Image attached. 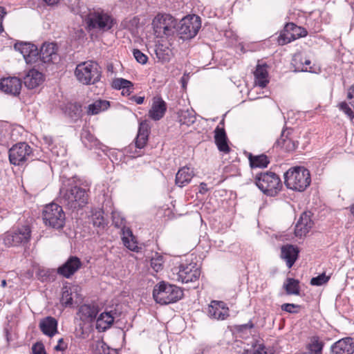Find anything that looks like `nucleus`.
<instances>
[{
    "label": "nucleus",
    "instance_id": "ea45409f",
    "mask_svg": "<svg viewBox=\"0 0 354 354\" xmlns=\"http://www.w3.org/2000/svg\"><path fill=\"white\" fill-rule=\"evenodd\" d=\"M93 354H117L116 350L111 348L104 341H97L93 345Z\"/></svg>",
    "mask_w": 354,
    "mask_h": 354
},
{
    "label": "nucleus",
    "instance_id": "4be33fe9",
    "mask_svg": "<svg viewBox=\"0 0 354 354\" xmlns=\"http://www.w3.org/2000/svg\"><path fill=\"white\" fill-rule=\"evenodd\" d=\"M194 176V169L190 167H183L176 175L175 183L178 187H183L188 185Z\"/></svg>",
    "mask_w": 354,
    "mask_h": 354
},
{
    "label": "nucleus",
    "instance_id": "f704fd0d",
    "mask_svg": "<svg viewBox=\"0 0 354 354\" xmlns=\"http://www.w3.org/2000/svg\"><path fill=\"white\" fill-rule=\"evenodd\" d=\"M109 106V101L102 100H96L88 106L87 113L88 115L98 114L101 111L106 110Z\"/></svg>",
    "mask_w": 354,
    "mask_h": 354
},
{
    "label": "nucleus",
    "instance_id": "aec40b11",
    "mask_svg": "<svg viewBox=\"0 0 354 354\" xmlns=\"http://www.w3.org/2000/svg\"><path fill=\"white\" fill-rule=\"evenodd\" d=\"M299 250L297 247L287 244L281 248V258L286 261L288 268H292L298 258Z\"/></svg>",
    "mask_w": 354,
    "mask_h": 354
},
{
    "label": "nucleus",
    "instance_id": "ddd939ff",
    "mask_svg": "<svg viewBox=\"0 0 354 354\" xmlns=\"http://www.w3.org/2000/svg\"><path fill=\"white\" fill-rule=\"evenodd\" d=\"M307 34L308 32L306 29L297 26L293 23H288L279 36L278 42L280 45H284L299 37H306Z\"/></svg>",
    "mask_w": 354,
    "mask_h": 354
},
{
    "label": "nucleus",
    "instance_id": "6ab92c4d",
    "mask_svg": "<svg viewBox=\"0 0 354 354\" xmlns=\"http://www.w3.org/2000/svg\"><path fill=\"white\" fill-rule=\"evenodd\" d=\"M333 354H353L354 353V339L345 337L334 343L331 346Z\"/></svg>",
    "mask_w": 354,
    "mask_h": 354
},
{
    "label": "nucleus",
    "instance_id": "c85d7f7f",
    "mask_svg": "<svg viewBox=\"0 0 354 354\" xmlns=\"http://www.w3.org/2000/svg\"><path fill=\"white\" fill-rule=\"evenodd\" d=\"M114 319L112 311L101 313L96 320V328L99 331L106 330L111 326Z\"/></svg>",
    "mask_w": 354,
    "mask_h": 354
},
{
    "label": "nucleus",
    "instance_id": "f3484780",
    "mask_svg": "<svg viewBox=\"0 0 354 354\" xmlns=\"http://www.w3.org/2000/svg\"><path fill=\"white\" fill-rule=\"evenodd\" d=\"M82 266L80 259L77 257H70L67 261L57 269V272L66 278H70Z\"/></svg>",
    "mask_w": 354,
    "mask_h": 354
},
{
    "label": "nucleus",
    "instance_id": "0eeeda50",
    "mask_svg": "<svg viewBox=\"0 0 354 354\" xmlns=\"http://www.w3.org/2000/svg\"><path fill=\"white\" fill-rule=\"evenodd\" d=\"M177 20L169 14H158L152 21V26L156 37L173 36L176 32Z\"/></svg>",
    "mask_w": 354,
    "mask_h": 354
},
{
    "label": "nucleus",
    "instance_id": "79ce46f5",
    "mask_svg": "<svg viewBox=\"0 0 354 354\" xmlns=\"http://www.w3.org/2000/svg\"><path fill=\"white\" fill-rule=\"evenodd\" d=\"M66 113L72 120H76L81 116L82 106L77 103H69L66 106Z\"/></svg>",
    "mask_w": 354,
    "mask_h": 354
},
{
    "label": "nucleus",
    "instance_id": "cd10ccee",
    "mask_svg": "<svg viewBox=\"0 0 354 354\" xmlns=\"http://www.w3.org/2000/svg\"><path fill=\"white\" fill-rule=\"evenodd\" d=\"M254 83L256 85L264 88L269 82L268 73L267 71V66L266 64L257 66L256 70L254 73Z\"/></svg>",
    "mask_w": 354,
    "mask_h": 354
},
{
    "label": "nucleus",
    "instance_id": "c9c22d12",
    "mask_svg": "<svg viewBox=\"0 0 354 354\" xmlns=\"http://www.w3.org/2000/svg\"><path fill=\"white\" fill-rule=\"evenodd\" d=\"M155 53L158 60L162 62H167L170 60L171 55V50L162 44L156 46Z\"/></svg>",
    "mask_w": 354,
    "mask_h": 354
},
{
    "label": "nucleus",
    "instance_id": "37998d69",
    "mask_svg": "<svg viewBox=\"0 0 354 354\" xmlns=\"http://www.w3.org/2000/svg\"><path fill=\"white\" fill-rule=\"evenodd\" d=\"M93 225L98 227H104V218L103 212L101 209L95 210L91 216Z\"/></svg>",
    "mask_w": 354,
    "mask_h": 354
},
{
    "label": "nucleus",
    "instance_id": "4c0bfd02",
    "mask_svg": "<svg viewBox=\"0 0 354 354\" xmlns=\"http://www.w3.org/2000/svg\"><path fill=\"white\" fill-rule=\"evenodd\" d=\"M81 138L85 146L89 148L98 147L100 145V141L88 131H83Z\"/></svg>",
    "mask_w": 354,
    "mask_h": 354
},
{
    "label": "nucleus",
    "instance_id": "c756f323",
    "mask_svg": "<svg viewBox=\"0 0 354 354\" xmlns=\"http://www.w3.org/2000/svg\"><path fill=\"white\" fill-rule=\"evenodd\" d=\"M57 322L52 317H47L39 323V328L44 334L50 337L57 333Z\"/></svg>",
    "mask_w": 354,
    "mask_h": 354
},
{
    "label": "nucleus",
    "instance_id": "338daca9",
    "mask_svg": "<svg viewBox=\"0 0 354 354\" xmlns=\"http://www.w3.org/2000/svg\"><path fill=\"white\" fill-rule=\"evenodd\" d=\"M310 64V61L308 59L304 58V65L308 67V66Z\"/></svg>",
    "mask_w": 354,
    "mask_h": 354
},
{
    "label": "nucleus",
    "instance_id": "39448f33",
    "mask_svg": "<svg viewBox=\"0 0 354 354\" xmlns=\"http://www.w3.org/2000/svg\"><path fill=\"white\" fill-rule=\"evenodd\" d=\"M82 17L89 30L105 32L111 29L115 24L113 17L101 9L89 10L88 13Z\"/></svg>",
    "mask_w": 354,
    "mask_h": 354
},
{
    "label": "nucleus",
    "instance_id": "8fccbe9b",
    "mask_svg": "<svg viewBox=\"0 0 354 354\" xmlns=\"http://www.w3.org/2000/svg\"><path fill=\"white\" fill-rule=\"evenodd\" d=\"M300 306L294 304H283L281 305V308L282 310L289 313H297Z\"/></svg>",
    "mask_w": 354,
    "mask_h": 354
},
{
    "label": "nucleus",
    "instance_id": "2f4dec72",
    "mask_svg": "<svg viewBox=\"0 0 354 354\" xmlns=\"http://www.w3.org/2000/svg\"><path fill=\"white\" fill-rule=\"evenodd\" d=\"M149 136V127L146 122L140 124L138 135L136 139V147L139 149H142L147 140Z\"/></svg>",
    "mask_w": 354,
    "mask_h": 354
},
{
    "label": "nucleus",
    "instance_id": "e433bc0d",
    "mask_svg": "<svg viewBox=\"0 0 354 354\" xmlns=\"http://www.w3.org/2000/svg\"><path fill=\"white\" fill-rule=\"evenodd\" d=\"M44 142L47 145L48 148L50 150L52 153L55 155L56 156H64L66 153V149L60 147L59 149L57 147L54 145L53 139L51 136H44L43 137Z\"/></svg>",
    "mask_w": 354,
    "mask_h": 354
},
{
    "label": "nucleus",
    "instance_id": "bb28decb",
    "mask_svg": "<svg viewBox=\"0 0 354 354\" xmlns=\"http://www.w3.org/2000/svg\"><path fill=\"white\" fill-rule=\"evenodd\" d=\"M42 82V73L35 69L30 70L24 77L25 86L30 89L38 86Z\"/></svg>",
    "mask_w": 354,
    "mask_h": 354
},
{
    "label": "nucleus",
    "instance_id": "1a4fd4ad",
    "mask_svg": "<svg viewBox=\"0 0 354 354\" xmlns=\"http://www.w3.org/2000/svg\"><path fill=\"white\" fill-rule=\"evenodd\" d=\"M180 26L176 28V32L183 39H188L194 37L201 27V18L195 15H188L182 19Z\"/></svg>",
    "mask_w": 354,
    "mask_h": 354
},
{
    "label": "nucleus",
    "instance_id": "7ed1b4c3",
    "mask_svg": "<svg viewBox=\"0 0 354 354\" xmlns=\"http://www.w3.org/2000/svg\"><path fill=\"white\" fill-rule=\"evenodd\" d=\"M183 296L182 290L165 281L157 283L153 290V297L156 303L167 305L175 303Z\"/></svg>",
    "mask_w": 354,
    "mask_h": 354
},
{
    "label": "nucleus",
    "instance_id": "412c9836",
    "mask_svg": "<svg viewBox=\"0 0 354 354\" xmlns=\"http://www.w3.org/2000/svg\"><path fill=\"white\" fill-rule=\"evenodd\" d=\"M99 312L98 307L95 304H83L78 310L77 315L84 323L93 322Z\"/></svg>",
    "mask_w": 354,
    "mask_h": 354
},
{
    "label": "nucleus",
    "instance_id": "de8ad7c7",
    "mask_svg": "<svg viewBox=\"0 0 354 354\" xmlns=\"http://www.w3.org/2000/svg\"><path fill=\"white\" fill-rule=\"evenodd\" d=\"M339 108L348 116L351 121L354 119V112L351 110L346 102H342L339 103Z\"/></svg>",
    "mask_w": 354,
    "mask_h": 354
},
{
    "label": "nucleus",
    "instance_id": "052dcab7",
    "mask_svg": "<svg viewBox=\"0 0 354 354\" xmlns=\"http://www.w3.org/2000/svg\"><path fill=\"white\" fill-rule=\"evenodd\" d=\"M252 354H270L266 351L264 346H259Z\"/></svg>",
    "mask_w": 354,
    "mask_h": 354
},
{
    "label": "nucleus",
    "instance_id": "9d476101",
    "mask_svg": "<svg viewBox=\"0 0 354 354\" xmlns=\"http://www.w3.org/2000/svg\"><path fill=\"white\" fill-rule=\"evenodd\" d=\"M33 157L32 149L26 142H18L9 149V160L15 165L32 160Z\"/></svg>",
    "mask_w": 354,
    "mask_h": 354
},
{
    "label": "nucleus",
    "instance_id": "f8f14e48",
    "mask_svg": "<svg viewBox=\"0 0 354 354\" xmlns=\"http://www.w3.org/2000/svg\"><path fill=\"white\" fill-rule=\"evenodd\" d=\"M30 233L29 226L24 225L17 230L6 232L3 236V243L8 247L24 245L29 241Z\"/></svg>",
    "mask_w": 354,
    "mask_h": 354
},
{
    "label": "nucleus",
    "instance_id": "5701e85b",
    "mask_svg": "<svg viewBox=\"0 0 354 354\" xmlns=\"http://www.w3.org/2000/svg\"><path fill=\"white\" fill-rule=\"evenodd\" d=\"M312 226L313 221L310 216L307 213H303L295 225V236L299 237L305 236L309 232Z\"/></svg>",
    "mask_w": 354,
    "mask_h": 354
},
{
    "label": "nucleus",
    "instance_id": "20e7f679",
    "mask_svg": "<svg viewBox=\"0 0 354 354\" xmlns=\"http://www.w3.org/2000/svg\"><path fill=\"white\" fill-rule=\"evenodd\" d=\"M75 75L77 80L82 84H94L100 82L101 79V68L95 62H83L77 65L75 70Z\"/></svg>",
    "mask_w": 354,
    "mask_h": 354
},
{
    "label": "nucleus",
    "instance_id": "69168bd1",
    "mask_svg": "<svg viewBox=\"0 0 354 354\" xmlns=\"http://www.w3.org/2000/svg\"><path fill=\"white\" fill-rule=\"evenodd\" d=\"M43 1H45L46 3H48V5H55L57 3H58V1L59 0H43Z\"/></svg>",
    "mask_w": 354,
    "mask_h": 354
},
{
    "label": "nucleus",
    "instance_id": "a211bd4d",
    "mask_svg": "<svg viewBox=\"0 0 354 354\" xmlns=\"http://www.w3.org/2000/svg\"><path fill=\"white\" fill-rule=\"evenodd\" d=\"M57 46L55 43H44L39 53L38 59L44 63L54 62L57 59Z\"/></svg>",
    "mask_w": 354,
    "mask_h": 354
},
{
    "label": "nucleus",
    "instance_id": "6e6552de",
    "mask_svg": "<svg viewBox=\"0 0 354 354\" xmlns=\"http://www.w3.org/2000/svg\"><path fill=\"white\" fill-rule=\"evenodd\" d=\"M43 220L46 225L59 230L65 224V214L62 206L50 203L45 206L43 210Z\"/></svg>",
    "mask_w": 354,
    "mask_h": 354
},
{
    "label": "nucleus",
    "instance_id": "5fc2aeb1",
    "mask_svg": "<svg viewBox=\"0 0 354 354\" xmlns=\"http://www.w3.org/2000/svg\"><path fill=\"white\" fill-rule=\"evenodd\" d=\"M67 343L64 342V339L61 338L58 340L57 344L55 346L56 351H64L67 348Z\"/></svg>",
    "mask_w": 354,
    "mask_h": 354
},
{
    "label": "nucleus",
    "instance_id": "13d9d810",
    "mask_svg": "<svg viewBox=\"0 0 354 354\" xmlns=\"http://www.w3.org/2000/svg\"><path fill=\"white\" fill-rule=\"evenodd\" d=\"M151 265L153 270H156V272L159 271L162 268V263L158 262L157 259H152Z\"/></svg>",
    "mask_w": 354,
    "mask_h": 354
},
{
    "label": "nucleus",
    "instance_id": "f257e3e1",
    "mask_svg": "<svg viewBox=\"0 0 354 354\" xmlns=\"http://www.w3.org/2000/svg\"><path fill=\"white\" fill-rule=\"evenodd\" d=\"M88 189L78 185H68L60 189V203L69 209L83 207L88 203Z\"/></svg>",
    "mask_w": 354,
    "mask_h": 354
},
{
    "label": "nucleus",
    "instance_id": "58836bf2",
    "mask_svg": "<svg viewBox=\"0 0 354 354\" xmlns=\"http://www.w3.org/2000/svg\"><path fill=\"white\" fill-rule=\"evenodd\" d=\"M292 65L295 68L296 72H314L311 67H307L304 65V58L301 55H295L292 60Z\"/></svg>",
    "mask_w": 354,
    "mask_h": 354
},
{
    "label": "nucleus",
    "instance_id": "09e8293b",
    "mask_svg": "<svg viewBox=\"0 0 354 354\" xmlns=\"http://www.w3.org/2000/svg\"><path fill=\"white\" fill-rule=\"evenodd\" d=\"M133 55L138 63L141 64H145L147 62V56L145 55L143 53H142L140 50L134 49L133 50Z\"/></svg>",
    "mask_w": 354,
    "mask_h": 354
},
{
    "label": "nucleus",
    "instance_id": "423d86ee",
    "mask_svg": "<svg viewBox=\"0 0 354 354\" xmlns=\"http://www.w3.org/2000/svg\"><path fill=\"white\" fill-rule=\"evenodd\" d=\"M257 186L268 196L277 195L282 188L280 178L272 171L261 172L255 176Z\"/></svg>",
    "mask_w": 354,
    "mask_h": 354
},
{
    "label": "nucleus",
    "instance_id": "4d7b16f0",
    "mask_svg": "<svg viewBox=\"0 0 354 354\" xmlns=\"http://www.w3.org/2000/svg\"><path fill=\"white\" fill-rule=\"evenodd\" d=\"M347 97L351 100L350 104L354 107V85L349 88Z\"/></svg>",
    "mask_w": 354,
    "mask_h": 354
},
{
    "label": "nucleus",
    "instance_id": "7c9ffc66",
    "mask_svg": "<svg viewBox=\"0 0 354 354\" xmlns=\"http://www.w3.org/2000/svg\"><path fill=\"white\" fill-rule=\"evenodd\" d=\"M78 287L65 286L62 288L61 303L63 306H70L73 304L74 297H77Z\"/></svg>",
    "mask_w": 354,
    "mask_h": 354
},
{
    "label": "nucleus",
    "instance_id": "4468645a",
    "mask_svg": "<svg viewBox=\"0 0 354 354\" xmlns=\"http://www.w3.org/2000/svg\"><path fill=\"white\" fill-rule=\"evenodd\" d=\"M207 315L210 319L224 320L229 316V308L221 301H212L207 308Z\"/></svg>",
    "mask_w": 354,
    "mask_h": 354
},
{
    "label": "nucleus",
    "instance_id": "a878e982",
    "mask_svg": "<svg viewBox=\"0 0 354 354\" xmlns=\"http://www.w3.org/2000/svg\"><path fill=\"white\" fill-rule=\"evenodd\" d=\"M215 143L218 150L224 153H228L230 149L227 144V138L223 128L217 127L214 130Z\"/></svg>",
    "mask_w": 354,
    "mask_h": 354
},
{
    "label": "nucleus",
    "instance_id": "9b49d317",
    "mask_svg": "<svg viewBox=\"0 0 354 354\" xmlns=\"http://www.w3.org/2000/svg\"><path fill=\"white\" fill-rule=\"evenodd\" d=\"M177 280L182 283L196 281L199 279L201 270L196 262L186 259L178 268Z\"/></svg>",
    "mask_w": 354,
    "mask_h": 354
},
{
    "label": "nucleus",
    "instance_id": "e2e57ef3",
    "mask_svg": "<svg viewBox=\"0 0 354 354\" xmlns=\"http://www.w3.org/2000/svg\"><path fill=\"white\" fill-rule=\"evenodd\" d=\"M133 86L130 87V88H123V89H122V94L123 95H129L133 92Z\"/></svg>",
    "mask_w": 354,
    "mask_h": 354
},
{
    "label": "nucleus",
    "instance_id": "72a5a7b5",
    "mask_svg": "<svg viewBox=\"0 0 354 354\" xmlns=\"http://www.w3.org/2000/svg\"><path fill=\"white\" fill-rule=\"evenodd\" d=\"M248 159L252 168H265L270 163L268 157L264 154L253 156L250 153Z\"/></svg>",
    "mask_w": 354,
    "mask_h": 354
},
{
    "label": "nucleus",
    "instance_id": "680f3d73",
    "mask_svg": "<svg viewBox=\"0 0 354 354\" xmlns=\"http://www.w3.org/2000/svg\"><path fill=\"white\" fill-rule=\"evenodd\" d=\"M132 100L136 102L137 104H142L144 102L145 97L141 96H132L131 98Z\"/></svg>",
    "mask_w": 354,
    "mask_h": 354
},
{
    "label": "nucleus",
    "instance_id": "bf43d9fd",
    "mask_svg": "<svg viewBox=\"0 0 354 354\" xmlns=\"http://www.w3.org/2000/svg\"><path fill=\"white\" fill-rule=\"evenodd\" d=\"M121 228H122L123 236H127L129 239L133 237L132 232L129 228L125 227L124 225Z\"/></svg>",
    "mask_w": 354,
    "mask_h": 354
},
{
    "label": "nucleus",
    "instance_id": "774afa93",
    "mask_svg": "<svg viewBox=\"0 0 354 354\" xmlns=\"http://www.w3.org/2000/svg\"><path fill=\"white\" fill-rule=\"evenodd\" d=\"M350 210L351 214L354 216V203L351 206Z\"/></svg>",
    "mask_w": 354,
    "mask_h": 354
},
{
    "label": "nucleus",
    "instance_id": "b1692460",
    "mask_svg": "<svg viewBox=\"0 0 354 354\" xmlns=\"http://www.w3.org/2000/svg\"><path fill=\"white\" fill-rule=\"evenodd\" d=\"M290 131L283 130L279 139H278L274 146L280 147L286 151H292L297 147V142L294 141L289 137Z\"/></svg>",
    "mask_w": 354,
    "mask_h": 354
},
{
    "label": "nucleus",
    "instance_id": "c03bdc74",
    "mask_svg": "<svg viewBox=\"0 0 354 354\" xmlns=\"http://www.w3.org/2000/svg\"><path fill=\"white\" fill-rule=\"evenodd\" d=\"M112 86L115 89L122 90L123 88L133 87V84L131 82L123 78H115L112 82Z\"/></svg>",
    "mask_w": 354,
    "mask_h": 354
},
{
    "label": "nucleus",
    "instance_id": "393cba45",
    "mask_svg": "<svg viewBox=\"0 0 354 354\" xmlns=\"http://www.w3.org/2000/svg\"><path fill=\"white\" fill-rule=\"evenodd\" d=\"M167 110V105L165 102L161 99L158 98L154 100L151 109L149 111L150 118L156 121L160 120L165 115Z\"/></svg>",
    "mask_w": 354,
    "mask_h": 354
},
{
    "label": "nucleus",
    "instance_id": "0e129e2a",
    "mask_svg": "<svg viewBox=\"0 0 354 354\" xmlns=\"http://www.w3.org/2000/svg\"><path fill=\"white\" fill-rule=\"evenodd\" d=\"M200 187H201V190H200L201 193L204 194L205 192H207V189L206 187H207L206 183H201Z\"/></svg>",
    "mask_w": 354,
    "mask_h": 354
},
{
    "label": "nucleus",
    "instance_id": "49530a36",
    "mask_svg": "<svg viewBox=\"0 0 354 354\" xmlns=\"http://www.w3.org/2000/svg\"><path fill=\"white\" fill-rule=\"evenodd\" d=\"M330 279V277L326 276L324 273L319 274L316 277H313L310 280V284L312 286H322L326 283Z\"/></svg>",
    "mask_w": 354,
    "mask_h": 354
},
{
    "label": "nucleus",
    "instance_id": "2eb2a0df",
    "mask_svg": "<svg viewBox=\"0 0 354 354\" xmlns=\"http://www.w3.org/2000/svg\"><path fill=\"white\" fill-rule=\"evenodd\" d=\"M15 49L20 52L26 63H35L38 59L39 51L37 47L30 43H17L15 44Z\"/></svg>",
    "mask_w": 354,
    "mask_h": 354
},
{
    "label": "nucleus",
    "instance_id": "603ef678",
    "mask_svg": "<svg viewBox=\"0 0 354 354\" xmlns=\"http://www.w3.org/2000/svg\"><path fill=\"white\" fill-rule=\"evenodd\" d=\"M113 223L117 228H121L123 227L124 224V219L120 217V216L118 214L113 213Z\"/></svg>",
    "mask_w": 354,
    "mask_h": 354
},
{
    "label": "nucleus",
    "instance_id": "f03ea898",
    "mask_svg": "<svg viewBox=\"0 0 354 354\" xmlns=\"http://www.w3.org/2000/svg\"><path fill=\"white\" fill-rule=\"evenodd\" d=\"M310 172L304 167L290 168L284 174L286 186L295 191H304L310 185Z\"/></svg>",
    "mask_w": 354,
    "mask_h": 354
},
{
    "label": "nucleus",
    "instance_id": "dca6fc26",
    "mask_svg": "<svg viewBox=\"0 0 354 354\" xmlns=\"http://www.w3.org/2000/svg\"><path fill=\"white\" fill-rule=\"evenodd\" d=\"M21 82L16 77H4L0 80V90L5 93L17 95L20 93Z\"/></svg>",
    "mask_w": 354,
    "mask_h": 354
},
{
    "label": "nucleus",
    "instance_id": "3c124183",
    "mask_svg": "<svg viewBox=\"0 0 354 354\" xmlns=\"http://www.w3.org/2000/svg\"><path fill=\"white\" fill-rule=\"evenodd\" d=\"M122 241H123L124 245L127 248H129V250H131L132 251H135L138 248L136 242H135L133 239L129 240V239L127 236H123Z\"/></svg>",
    "mask_w": 354,
    "mask_h": 354
},
{
    "label": "nucleus",
    "instance_id": "a19ab883",
    "mask_svg": "<svg viewBox=\"0 0 354 354\" xmlns=\"http://www.w3.org/2000/svg\"><path fill=\"white\" fill-rule=\"evenodd\" d=\"M283 288L288 295H297L299 294V281L295 279L288 278L283 283Z\"/></svg>",
    "mask_w": 354,
    "mask_h": 354
},
{
    "label": "nucleus",
    "instance_id": "a18cd8bd",
    "mask_svg": "<svg viewBox=\"0 0 354 354\" xmlns=\"http://www.w3.org/2000/svg\"><path fill=\"white\" fill-rule=\"evenodd\" d=\"M323 344L318 340H314L308 346L309 354H322Z\"/></svg>",
    "mask_w": 354,
    "mask_h": 354
},
{
    "label": "nucleus",
    "instance_id": "864d4df0",
    "mask_svg": "<svg viewBox=\"0 0 354 354\" xmlns=\"http://www.w3.org/2000/svg\"><path fill=\"white\" fill-rule=\"evenodd\" d=\"M34 354H46L44 347L41 344H36L32 346Z\"/></svg>",
    "mask_w": 354,
    "mask_h": 354
},
{
    "label": "nucleus",
    "instance_id": "6e6d98bb",
    "mask_svg": "<svg viewBox=\"0 0 354 354\" xmlns=\"http://www.w3.org/2000/svg\"><path fill=\"white\" fill-rule=\"evenodd\" d=\"M6 8L0 6V34L3 32V21L6 15Z\"/></svg>",
    "mask_w": 354,
    "mask_h": 354
},
{
    "label": "nucleus",
    "instance_id": "473e14b6",
    "mask_svg": "<svg viewBox=\"0 0 354 354\" xmlns=\"http://www.w3.org/2000/svg\"><path fill=\"white\" fill-rule=\"evenodd\" d=\"M178 118L181 124L190 126L196 121V113L193 109L181 110L178 113Z\"/></svg>",
    "mask_w": 354,
    "mask_h": 354
}]
</instances>
